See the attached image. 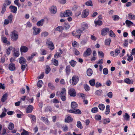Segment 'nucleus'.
I'll return each mask as SVG.
<instances>
[{
	"instance_id": "nucleus-22",
	"label": "nucleus",
	"mask_w": 135,
	"mask_h": 135,
	"mask_svg": "<svg viewBox=\"0 0 135 135\" xmlns=\"http://www.w3.org/2000/svg\"><path fill=\"white\" fill-rule=\"evenodd\" d=\"M78 107L77 103L75 102H73L71 103V107L73 109H74Z\"/></svg>"
},
{
	"instance_id": "nucleus-25",
	"label": "nucleus",
	"mask_w": 135,
	"mask_h": 135,
	"mask_svg": "<svg viewBox=\"0 0 135 135\" xmlns=\"http://www.w3.org/2000/svg\"><path fill=\"white\" fill-rule=\"evenodd\" d=\"M66 72L67 75H69L71 72L70 66L69 65L67 66L66 68Z\"/></svg>"
},
{
	"instance_id": "nucleus-13",
	"label": "nucleus",
	"mask_w": 135,
	"mask_h": 135,
	"mask_svg": "<svg viewBox=\"0 0 135 135\" xmlns=\"http://www.w3.org/2000/svg\"><path fill=\"white\" fill-rule=\"evenodd\" d=\"M91 51L90 48H88L84 53L83 56L85 57H86L90 55L91 54Z\"/></svg>"
},
{
	"instance_id": "nucleus-24",
	"label": "nucleus",
	"mask_w": 135,
	"mask_h": 135,
	"mask_svg": "<svg viewBox=\"0 0 135 135\" xmlns=\"http://www.w3.org/2000/svg\"><path fill=\"white\" fill-rule=\"evenodd\" d=\"M110 106L109 105H107L106 106V109L105 112V114L106 115H108L109 114L110 112Z\"/></svg>"
},
{
	"instance_id": "nucleus-53",
	"label": "nucleus",
	"mask_w": 135,
	"mask_h": 135,
	"mask_svg": "<svg viewBox=\"0 0 135 135\" xmlns=\"http://www.w3.org/2000/svg\"><path fill=\"white\" fill-rule=\"evenodd\" d=\"M43 82L41 80H39L37 82V86L39 87H41L42 85Z\"/></svg>"
},
{
	"instance_id": "nucleus-37",
	"label": "nucleus",
	"mask_w": 135,
	"mask_h": 135,
	"mask_svg": "<svg viewBox=\"0 0 135 135\" xmlns=\"http://www.w3.org/2000/svg\"><path fill=\"white\" fill-rule=\"evenodd\" d=\"M123 117L126 120L128 121L129 120L130 116L127 113H125V115L123 116Z\"/></svg>"
},
{
	"instance_id": "nucleus-16",
	"label": "nucleus",
	"mask_w": 135,
	"mask_h": 135,
	"mask_svg": "<svg viewBox=\"0 0 135 135\" xmlns=\"http://www.w3.org/2000/svg\"><path fill=\"white\" fill-rule=\"evenodd\" d=\"M33 109V106L31 105H30L28 106L26 109V112L28 113H31L32 112Z\"/></svg>"
},
{
	"instance_id": "nucleus-40",
	"label": "nucleus",
	"mask_w": 135,
	"mask_h": 135,
	"mask_svg": "<svg viewBox=\"0 0 135 135\" xmlns=\"http://www.w3.org/2000/svg\"><path fill=\"white\" fill-rule=\"evenodd\" d=\"M99 109L101 110H103L105 108V106L103 104H100L98 105Z\"/></svg>"
},
{
	"instance_id": "nucleus-2",
	"label": "nucleus",
	"mask_w": 135,
	"mask_h": 135,
	"mask_svg": "<svg viewBox=\"0 0 135 135\" xmlns=\"http://www.w3.org/2000/svg\"><path fill=\"white\" fill-rule=\"evenodd\" d=\"M83 32V31L82 30L78 29L76 31H73L72 32V34L73 36H76L79 38H80L81 33Z\"/></svg>"
},
{
	"instance_id": "nucleus-31",
	"label": "nucleus",
	"mask_w": 135,
	"mask_h": 135,
	"mask_svg": "<svg viewBox=\"0 0 135 135\" xmlns=\"http://www.w3.org/2000/svg\"><path fill=\"white\" fill-rule=\"evenodd\" d=\"M87 74L88 76H91L93 74V71L92 69H89L87 71Z\"/></svg>"
},
{
	"instance_id": "nucleus-34",
	"label": "nucleus",
	"mask_w": 135,
	"mask_h": 135,
	"mask_svg": "<svg viewBox=\"0 0 135 135\" xmlns=\"http://www.w3.org/2000/svg\"><path fill=\"white\" fill-rule=\"evenodd\" d=\"M14 124L12 123H10L8 126V129L10 130H12L14 128Z\"/></svg>"
},
{
	"instance_id": "nucleus-47",
	"label": "nucleus",
	"mask_w": 135,
	"mask_h": 135,
	"mask_svg": "<svg viewBox=\"0 0 135 135\" xmlns=\"http://www.w3.org/2000/svg\"><path fill=\"white\" fill-rule=\"evenodd\" d=\"M51 69L49 66L48 65H46L45 69V73L46 74H48L50 71Z\"/></svg>"
},
{
	"instance_id": "nucleus-9",
	"label": "nucleus",
	"mask_w": 135,
	"mask_h": 135,
	"mask_svg": "<svg viewBox=\"0 0 135 135\" xmlns=\"http://www.w3.org/2000/svg\"><path fill=\"white\" fill-rule=\"evenodd\" d=\"M89 11L88 9H86L83 10L82 14V17L83 18L86 17L88 15Z\"/></svg>"
},
{
	"instance_id": "nucleus-52",
	"label": "nucleus",
	"mask_w": 135,
	"mask_h": 135,
	"mask_svg": "<svg viewBox=\"0 0 135 135\" xmlns=\"http://www.w3.org/2000/svg\"><path fill=\"white\" fill-rule=\"evenodd\" d=\"M41 35L42 36L45 37L47 36L48 35V33L46 31L42 32L41 33Z\"/></svg>"
},
{
	"instance_id": "nucleus-8",
	"label": "nucleus",
	"mask_w": 135,
	"mask_h": 135,
	"mask_svg": "<svg viewBox=\"0 0 135 135\" xmlns=\"http://www.w3.org/2000/svg\"><path fill=\"white\" fill-rule=\"evenodd\" d=\"M33 30V35H36L40 33L41 31L40 28L36 27H33L32 28Z\"/></svg>"
},
{
	"instance_id": "nucleus-5",
	"label": "nucleus",
	"mask_w": 135,
	"mask_h": 135,
	"mask_svg": "<svg viewBox=\"0 0 135 135\" xmlns=\"http://www.w3.org/2000/svg\"><path fill=\"white\" fill-rule=\"evenodd\" d=\"M120 50L118 48L116 49L115 51H112L110 52V55L113 57H115L118 55L120 53Z\"/></svg>"
},
{
	"instance_id": "nucleus-14",
	"label": "nucleus",
	"mask_w": 135,
	"mask_h": 135,
	"mask_svg": "<svg viewBox=\"0 0 135 135\" xmlns=\"http://www.w3.org/2000/svg\"><path fill=\"white\" fill-rule=\"evenodd\" d=\"M109 29L108 28H105L102 29L101 31V34L103 36L106 35L107 32L109 31Z\"/></svg>"
},
{
	"instance_id": "nucleus-11",
	"label": "nucleus",
	"mask_w": 135,
	"mask_h": 135,
	"mask_svg": "<svg viewBox=\"0 0 135 135\" xmlns=\"http://www.w3.org/2000/svg\"><path fill=\"white\" fill-rule=\"evenodd\" d=\"M69 112L70 113L77 114H80L81 113V111L79 109H70V110H69Z\"/></svg>"
},
{
	"instance_id": "nucleus-64",
	"label": "nucleus",
	"mask_w": 135,
	"mask_h": 135,
	"mask_svg": "<svg viewBox=\"0 0 135 135\" xmlns=\"http://www.w3.org/2000/svg\"><path fill=\"white\" fill-rule=\"evenodd\" d=\"M113 18V20L114 21L118 20L119 18V16L117 15H114Z\"/></svg>"
},
{
	"instance_id": "nucleus-56",
	"label": "nucleus",
	"mask_w": 135,
	"mask_h": 135,
	"mask_svg": "<svg viewBox=\"0 0 135 135\" xmlns=\"http://www.w3.org/2000/svg\"><path fill=\"white\" fill-rule=\"evenodd\" d=\"M85 4L86 6H92L93 5L92 2L90 0L89 1L86 2Z\"/></svg>"
},
{
	"instance_id": "nucleus-19",
	"label": "nucleus",
	"mask_w": 135,
	"mask_h": 135,
	"mask_svg": "<svg viewBox=\"0 0 135 135\" xmlns=\"http://www.w3.org/2000/svg\"><path fill=\"white\" fill-rule=\"evenodd\" d=\"M9 8L12 12L14 13L16 12L17 10L16 7L13 6H11L9 7Z\"/></svg>"
},
{
	"instance_id": "nucleus-55",
	"label": "nucleus",
	"mask_w": 135,
	"mask_h": 135,
	"mask_svg": "<svg viewBox=\"0 0 135 135\" xmlns=\"http://www.w3.org/2000/svg\"><path fill=\"white\" fill-rule=\"evenodd\" d=\"M63 29V28L61 26H58L56 28V30L60 32Z\"/></svg>"
},
{
	"instance_id": "nucleus-1",
	"label": "nucleus",
	"mask_w": 135,
	"mask_h": 135,
	"mask_svg": "<svg viewBox=\"0 0 135 135\" xmlns=\"http://www.w3.org/2000/svg\"><path fill=\"white\" fill-rule=\"evenodd\" d=\"M11 40L13 41H16L17 40L18 37V32L14 30L11 32L10 35Z\"/></svg>"
},
{
	"instance_id": "nucleus-59",
	"label": "nucleus",
	"mask_w": 135,
	"mask_h": 135,
	"mask_svg": "<svg viewBox=\"0 0 135 135\" xmlns=\"http://www.w3.org/2000/svg\"><path fill=\"white\" fill-rule=\"evenodd\" d=\"M84 87L85 90L86 91H89L90 89V87L89 85L86 84H85L84 85Z\"/></svg>"
},
{
	"instance_id": "nucleus-27",
	"label": "nucleus",
	"mask_w": 135,
	"mask_h": 135,
	"mask_svg": "<svg viewBox=\"0 0 135 135\" xmlns=\"http://www.w3.org/2000/svg\"><path fill=\"white\" fill-rule=\"evenodd\" d=\"M124 82L128 84L133 83V81L128 78H126L124 80Z\"/></svg>"
},
{
	"instance_id": "nucleus-33",
	"label": "nucleus",
	"mask_w": 135,
	"mask_h": 135,
	"mask_svg": "<svg viewBox=\"0 0 135 135\" xmlns=\"http://www.w3.org/2000/svg\"><path fill=\"white\" fill-rule=\"evenodd\" d=\"M28 116L32 120L33 122H36V117L35 115H33L31 114H29L28 115Z\"/></svg>"
},
{
	"instance_id": "nucleus-54",
	"label": "nucleus",
	"mask_w": 135,
	"mask_h": 135,
	"mask_svg": "<svg viewBox=\"0 0 135 135\" xmlns=\"http://www.w3.org/2000/svg\"><path fill=\"white\" fill-rule=\"evenodd\" d=\"M13 54L14 55L17 57H18L20 55L19 52L18 51L15 50H14V51H13Z\"/></svg>"
},
{
	"instance_id": "nucleus-23",
	"label": "nucleus",
	"mask_w": 135,
	"mask_h": 135,
	"mask_svg": "<svg viewBox=\"0 0 135 135\" xmlns=\"http://www.w3.org/2000/svg\"><path fill=\"white\" fill-rule=\"evenodd\" d=\"M44 19H41V20L38 21L36 24L37 26H42L44 22Z\"/></svg>"
},
{
	"instance_id": "nucleus-3",
	"label": "nucleus",
	"mask_w": 135,
	"mask_h": 135,
	"mask_svg": "<svg viewBox=\"0 0 135 135\" xmlns=\"http://www.w3.org/2000/svg\"><path fill=\"white\" fill-rule=\"evenodd\" d=\"M79 80L78 76L76 75L73 76L71 79V84L73 85H74L76 84Z\"/></svg>"
},
{
	"instance_id": "nucleus-63",
	"label": "nucleus",
	"mask_w": 135,
	"mask_h": 135,
	"mask_svg": "<svg viewBox=\"0 0 135 135\" xmlns=\"http://www.w3.org/2000/svg\"><path fill=\"white\" fill-rule=\"evenodd\" d=\"M60 54V53L59 52H56V54L54 55V57L55 58H57L60 57L61 56V54Z\"/></svg>"
},
{
	"instance_id": "nucleus-61",
	"label": "nucleus",
	"mask_w": 135,
	"mask_h": 135,
	"mask_svg": "<svg viewBox=\"0 0 135 135\" xmlns=\"http://www.w3.org/2000/svg\"><path fill=\"white\" fill-rule=\"evenodd\" d=\"M18 1V0H16L15 1L14 3L18 7H20L21 6V4L19 3Z\"/></svg>"
},
{
	"instance_id": "nucleus-6",
	"label": "nucleus",
	"mask_w": 135,
	"mask_h": 135,
	"mask_svg": "<svg viewBox=\"0 0 135 135\" xmlns=\"http://www.w3.org/2000/svg\"><path fill=\"white\" fill-rule=\"evenodd\" d=\"M62 14V16L64 17H70L72 16V12L70 10L67 9Z\"/></svg>"
},
{
	"instance_id": "nucleus-50",
	"label": "nucleus",
	"mask_w": 135,
	"mask_h": 135,
	"mask_svg": "<svg viewBox=\"0 0 135 135\" xmlns=\"http://www.w3.org/2000/svg\"><path fill=\"white\" fill-rule=\"evenodd\" d=\"M89 83L90 85L92 86L95 85V80L94 79L91 80L89 81Z\"/></svg>"
},
{
	"instance_id": "nucleus-35",
	"label": "nucleus",
	"mask_w": 135,
	"mask_h": 135,
	"mask_svg": "<svg viewBox=\"0 0 135 135\" xmlns=\"http://www.w3.org/2000/svg\"><path fill=\"white\" fill-rule=\"evenodd\" d=\"M70 64L73 66L74 67L76 64V62L73 60H72L69 62Z\"/></svg>"
},
{
	"instance_id": "nucleus-17",
	"label": "nucleus",
	"mask_w": 135,
	"mask_h": 135,
	"mask_svg": "<svg viewBox=\"0 0 135 135\" xmlns=\"http://www.w3.org/2000/svg\"><path fill=\"white\" fill-rule=\"evenodd\" d=\"M41 120L44 122L46 124L49 125L50 124V123L47 118L42 117L41 118Z\"/></svg>"
},
{
	"instance_id": "nucleus-49",
	"label": "nucleus",
	"mask_w": 135,
	"mask_h": 135,
	"mask_svg": "<svg viewBox=\"0 0 135 135\" xmlns=\"http://www.w3.org/2000/svg\"><path fill=\"white\" fill-rule=\"evenodd\" d=\"M48 87L51 89L54 90L55 89V86L50 83H49L48 84Z\"/></svg>"
},
{
	"instance_id": "nucleus-20",
	"label": "nucleus",
	"mask_w": 135,
	"mask_h": 135,
	"mask_svg": "<svg viewBox=\"0 0 135 135\" xmlns=\"http://www.w3.org/2000/svg\"><path fill=\"white\" fill-rule=\"evenodd\" d=\"M19 62L22 65L25 64L26 62V60L23 57H21L19 59Z\"/></svg>"
},
{
	"instance_id": "nucleus-45",
	"label": "nucleus",
	"mask_w": 135,
	"mask_h": 135,
	"mask_svg": "<svg viewBox=\"0 0 135 135\" xmlns=\"http://www.w3.org/2000/svg\"><path fill=\"white\" fill-rule=\"evenodd\" d=\"M102 93V91L101 90H97L95 93V95H100Z\"/></svg>"
},
{
	"instance_id": "nucleus-38",
	"label": "nucleus",
	"mask_w": 135,
	"mask_h": 135,
	"mask_svg": "<svg viewBox=\"0 0 135 135\" xmlns=\"http://www.w3.org/2000/svg\"><path fill=\"white\" fill-rule=\"evenodd\" d=\"M72 120L73 119L72 118H71L70 116H68L66 118H65V120L66 122L69 123L71 122L72 121Z\"/></svg>"
},
{
	"instance_id": "nucleus-62",
	"label": "nucleus",
	"mask_w": 135,
	"mask_h": 135,
	"mask_svg": "<svg viewBox=\"0 0 135 135\" xmlns=\"http://www.w3.org/2000/svg\"><path fill=\"white\" fill-rule=\"evenodd\" d=\"M95 119L98 120H100L101 119V117L100 115H97L95 117Z\"/></svg>"
},
{
	"instance_id": "nucleus-43",
	"label": "nucleus",
	"mask_w": 135,
	"mask_h": 135,
	"mask_svg": "<svg viewBox=\"0 0 135 135\" xmlns=\"http://www.w3.org/2000/svg\"><path fill=\"white\" fill-rule=\"evenodd\" d=\"M30 132H28V131L23 129V131L21 133V135H30Z\"/></svg>"
},
{
	"instance_id": "nucleus-60",
	"label": "nucleus",
	"mask_w": 135,
	"mask_h": 135,
	"mask_svg": "<svg viewBox=\"0 0 135 135\" xmlns=\"http://www.w3.org/2000/svg\"><path fill=\"white\" fill-rule=\"evenodd\" d=\"M103 72L104 74L107 75L108 73V71L107 68H104L103 69Z\"/></svg>"
},
{
	"instance_id": "nucleus-46",
	"label": "nucleus",
	"mask_w": 135,
	"mask_h": 135,
	"mask_svg": "<svg viewBox=\"0 0 135 135\" xmlns=\"http://www.w3.org/2000/svg\"><path fill=\"white\" fill-rule=\"evenodd\" d=\"M110 122V120L109 118H106L104 119L103 121V122L104 124H106Z\"/></svg>"
},
{
	"instance_id": "nucleus-39",
	"label": "nucleus",
	"mask_w": 135,
	"mask_h": 135,
	"mask_svg": "<svg viewBox=\"0 0 135 135\" xmlns=\"http://www.w3.org/2000/svg\"><path fill=\"white\" fill-rule=\"evenodd\" d=\"M132 55L131 54L129 56V54H127V56L128 57L127 60L129 61L130 62L133 60V57Z\"/></svg>"
},
{
	"instance_id": "nucleus-41",
	"label": "nucleus",
	"mask_w": 135,
	"mask_h": 135,
	"mask_svg": "<svg viewBox=\"0 0 135 135\" xmlns=\"http://www.w3.org/2000/svg\"><path fill=\"white\" fill-rule=\"evenodd\" d=\"M98 109L97 107H94L92 108L91 112L93 113H96L98 112Z\"/></svg>"
},
{
	"instance_id": "nucleus-26",
	"label": "nucleus",
	"mask_w": 135,
	"mask_h": 135,
	"mask_svg": "<svg viewBox=\"0 0 135 135\" xmlns=\"http://www.w3.org/2000/svg\"><path fill=\"white\" fill-rule=\"evenodd\" d=\"M9 69L10 70L13 71L15 69V66L13 64H9Z\"/></svg>"
},
{
	"instance_id": "nucleus-36",
	"label": "nucleus",
	"mask_w": 135,
	"mask_h": 135,
	"mask_svg": "<svg viewBox=\"0 0 135 135\" xmlns=\"http://www.w3.org/2000/svg\"><path fill=\"white\" fill-rule=\"evenodd\" d=\"M52 63L55 66H57L58 65V60L55 59H52Z\"/></svg>"
},
{
	"instance_id": "nucleus-42",
	"label": "nucleus",
	"mask_w": 135,
	"mask_h": 135,
	"mask_svg": "<svg viewBox=\"0 0 135 135\" xmlns=\"http://www.w3.org/2000/svg\"><path fill=\"white\" fill-rule=\"evenodd\" d=\"M2 40L3 43H7V44H9V42L7 41V38L5 37H2Z\"/></svg>"
},
{
	"instance_id": "nucleus-28",
	"label": "nucleus",
	"mask_w": 135,
	"mask_h": 135,
	"mask_svg": "<svg viewBox=\"0 0 135 135\" xmlns=\"http://www.w3.org/2000/svg\"><path fill=\"white\" fill-rule=\"evenodd\" d=\"M8 97L7 94H5L3 95L1 99V101L2 102H4L7 100Z\"/></svg>"
},
{
	"instance_id": "nucleus-30",
	"label": "nucleus",
	"mask_w": 135,
	"mask_h": 135,
	"mask_svg": "<svg viewBox=\"0 0 135 135\" xmlns=\"http://www.w3.org/2000/svg\"><path fill=\"white\" fill-rule=\"evenodd\" d=\"M94 23L95 26L96 27L97 25L100 26L102 24V22L100 20L95 21Z\"/></svg>"
},
{
	"instance_id": "nucleus-44",
	"label": "nucleus",
	"mask_w": 135,
	"mask_h": 135,
	"mask_svg": "<svg viewBox=\"0 0 135 135\" xmlns=\"http://www.w3.org/2000/svg\"><path fill=\"white\" fill-rule=\"evenodd\" d=\"M109 35L111 37H115V35L112 30H110L109 32Z\"/></svg>"
},
{
	"instance_id": "nucleus-7",
	"label": "nucleus",
	"mask_w": 135,
	"mask_h": 135,
	"mask_svg": "<svg viewBox=\"0 0 135 135\" xmlns=\"http://www.w3.org/2000/svg\"><path fill=\"white\" fill-rule=\"evenodd\" d=\"M60 96L63 95H66V91L65 89L63 88L62 89L61 92L59 91H58L57 92L56 95L57 96L59 95Z\"/></svg>"
},
{
	"instance_id": "nucleus-57",
	"label": "nucleus",
	"mask_w": 135,
	"mask_h": 135,
	"mask_svg": "<svg viewBox=\"0 0 135 135\" xmlns=\"http://www.w3.org/2000/svg\"><path fill=\"white\" fill-rule=\"evenodd\" d=\"M11 23L8 19H6L4 20L3 21L4 25H8L9 23Z\"/></svg>"
},
{
	"instance_id": "nucleus-18",
	"label": "nucleus",
	"mask_w": 135,
	"mask_h": 135,
	"mask_svg": "<svg viewBox=\"0 0 135 135\" xmlns=\"http://www.w3.org/2000/svg\"><path fill=\"white\" fill-rule=\"evenodd\" d=\"M28 48L25 46H21L20 48V50L21 52H26L28 51Z\"/></svg>"
},
{
	"instance_id": "nucleus-32",
	"label": "nucleus",
	"mask_w": 135,
	"mask_h": 135,
	"mask_svg": "<svg viewBox=\"0 0 135 135\" xmlns=\"http://www.w3.org/2000/svg\"><path fill=\"white\" fill-rule=\"evenodd\" d=\"M125 23L128 27H129L133 25V23L132 22L128 20L126 21Z\"/></svg>"
},
{
	"instance_id": "nucleus-10",
	"label": "nucleus",
	"mask_w": 135,
	"mask_h": 135,
	"mask_svg": "<svg viewBox=\"0 0 135 135\" xmlns=\"http://www.w3.org/2000/svg\"><path fill=\"white\" fill-rule=\"evenodd\" d=\"M68 93L69 95L71 97H75L76 95L75 90L73 88L70 89L69 90Z\"/></svg>"
},
{
	"instance_id": "nucleus-29",
	"label": "nucleus",
	"mask_w": 135,
	"mask_h": 135,
	"mask_svg": "<svg viewBox=\"0 0 135 135\" xmlns=\"http://www.w3.org/2000/svg\"><path fill=\"white\" fill-rule=\"evenodd\" d=\"M37 53L36 52H34L32 53L31 56H29L27 58V60L28 61H30L33 58V57L36 56Z\"/></svg>"
},
{
	"instance_id": "nucleus-21",
	"label": "nucleus",
	"mask_w": 135,
	"mask_h": 135,
	"mask_svg": "<svg viewBox=\"0 0 135 135\" xmlns=\"http://www.w3.org/2000/svg\"><path fill=\"white\" fill-rule=\"evenodd\" d=\"M128 19L130 20H135V15L131 13L128 14Z\"/></svg>"
},
{
	"instance_id": "nucleus-48",
	"label": "nucleus",
	"mask_w": 135,
	"mask_h": 135,
	"mask_svg": "<svg viewBox=\"0 0 135 135\" xmlns=\"http://www.w3.org/2000/svg\"><path fill=\"white\" fill-rule=\"evenodd\" d=\"M111 40L110 38L106 39L105 41V44L106 45H109L111 42Z\"/></svg>"
},
{
	"instance_id": "nucleus-51",
	"label": "nucleus",
	"mask_w": 135,
	"mask_h": 135,
	"mask_svg": "<svg viewBox=\"0 0 135 135\" xmlns=\"http://www.w3.org/2000/svg\"><path fill=\"white\" fill-rule=\"evenodd\" d=\"M76 126L78 128L80 129H82L83 128V126L81 123L80 121H78L77 122Z\"/></svg>"
},
{
	"instance_id": "nucleus-58",
	"label": "nucleus",
	"mask_w": 135,
	"mask_h": 135,
	"mask_svg": "<svg viewBox=\"0 0 135 135\" xmlns=\"http://www.w3.org/2000/svg\"><path fill=\"white\" fill-rule=\"evenodd\" d=\"M4 7L2 8V9L1 11V13L3 14L5 12L6 10V4H4Z\"/></svg>"
},
{
	"instance_id": "nucleus-15",
	"label": "nucleus",
	"mask_w": 135,
	"mask_h": 135,
	"mask_svg": "<svg viewBox=\"0 0 135 135\" xmlns=\"http://www.w3.org/2000/svg\"><path fill=\"white\" fill-rule=\"evenodd\" d=\"M50 10L51 13L54 14L57 11L56 7L55 6H52L50 8Z\"/></svg>"
},
{
	"instance_id": "nucleus-4",
	"label": "nucleus",
	"mask_w": 135,
	"mask_h": 135,
	"mask_svg": "<svg viewBox=\"0 0 135 135\" xmlns=\"http://www.w3.org/2000/svg\"><path fill=\"white\" fill-rule=\"evenodd\" d=\"M46 44L48 46L49 48L51 50H53L54 48V46L52 42L50 41V39H48L46 42Z\"/></svg>"
},
{
	"instance_id": "nucleus-12",
	"label": "nucleus",
	"mask_w": 135,
	"mask_h": 135,
	"mask_svg": "<svg viewBox=\"0 0 135 135\" xmlns=\"http://www.w3.org/2000/svg\"><path fill=\"white\" fill-rule=\"evenodd\" d=\"M81 29L83 31L85 30L88 28V24L86 22H83L82 23L81 25Z\"/></svg>"
}]
</instances>
